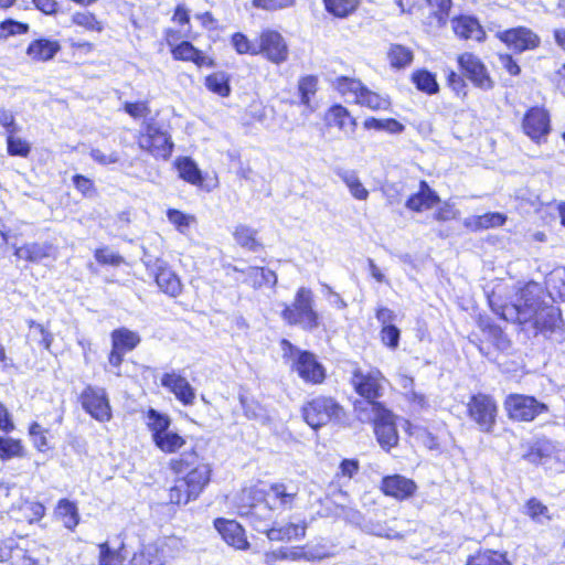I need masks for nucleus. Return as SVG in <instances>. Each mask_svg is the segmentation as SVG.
<instances>
[{
	"instance_id": "nucleus-1",
	"label": "nucleus",
	"mask_w": 565,
	"mask_h": 565,
	"mask_svg": "<svg viewBox=\"0 0 565 565\" xmlns=\"http://www.w3.org/2000/svg\"><path fill=\"white\" fill-rule=\"evenodd\" d=\"M500 316L519 324L531 323L540 332L553 331L562 323L559 310L553 306L542 305L540 297L534 295L530 286L521 291L515 303L503 306Z\"/></svg>"
},
{
	"instance_id": "nucleus-2",
	"label": "nucleus",
	"mask_w": 565,
	"mask_h": 565,
	"mask_svg": "<svg viewBox=\"0 0 565 565\" xmlns=\"http://www.w3.org/2000/svg\"><path fill=\"white\" fill-rule=\"evenodd\" d=\"M170 465L177 473L190 469L185 477L177 479L174 486L170 489V502L186 504L191 500H195L210 482V466L200 463L195 452L182 454L180 458L171 460Z\"/></svg>"
},
{
	"instance_id": "nucleus-3",
	"label": "nucleus",
	"mask_w": 565,
	"mask_h": 565,
	"mask_svg": "<svg viewBox=\"0 0 565 565\" xmlns=\"http://www.w3.org/2000/svg\"><path fill=\"white\" fill-rule=\"evenodd\" d=\"M354 412L359 420L373 423L374 434L380 446L388 451L398 444V433L395 424V415L383 404L370 402H355Z\"/></svg>"
},
{
	"instance_id": "nucleus-4",
	"label": "nucleus",
	"mask_w": 565,
	"mask_h": 565,
	"mask_svg": "<svg viewBox=\"0 0 565 565\" xmlns=\"http://www.w3.org/2000/svg\"><path fill=\"white\" fill-rule=\"evenodd\" d=\"M281 318L290 326H299L306 331H312L320 324L319 315L313 309L312 291L300 287L291 305H284Z\"/></svg>"
},
{
	"instance_id": "nucleus-5",
	"label": "nucleus",
	"mask_w": 565,
	"mask_h": 565,
	"mask_svg": "<svg viewBox=\"0 0 565 565\" xmlns=\"http://www.w3.org/2000/svg\"><path fill=\"white\" fill-rule=\"evenodd\" d=\"M342 415V406L329 396H317L307 402L302 407V416L306 423L313 429L339 420Z\"/></svg>"
},
{
	"instance_id": "nucleus-6",
	"label": "nucleus",
	"mask_w": 565,
	"mask_h": 565,
	"mask_svg": "<svg viewBox=\"0 0 565 565\" xmlns=\"http://www.w3.org/2000/svg\"><path fill=\"white\" fill-rule=\"evenodd\" d=\"M467 412L480 431L486 434L493 431L497 425L498 405L492 396L482 393L472 395L467 404Z\"/></svg>"
},
{
	"instance_id": "nucleus-7",
	"label": "nucleus",
	"mask_w": 565,
	"mask_h": 565,
	"mask_svg": "<svg viewBox=\"0 0 565 565\" xmlns=\"http://www.w3.org/2000/svg\"><path fill=\"white\" fill-rule=\"evenodd\" d=\"M138 146L158 158H168L173 148L170 136L153 120L145 124L138 138Z\"/></svg>"
},
{
	"instance_id": "nucleus-8",
	"label": "nucleus",
	"mask_w": 565,
	"mask_h": 565,
	"mask_svg": "<svg viewBox=\"0 0 565 565\" xmlns=\"http://www.w3.org/2000/svg\"><path fill=\"white\" fill-rule=\"evenodd\" d=\"M385 377L379 370L363 371L356 369L353 371L351 383L355 392L364 397L362 402L371 404H381L376 398L383 395Z\"/></svg>"
},
{
	"instance_id": "nucleus-9",
	"label": "nucleus",
	"mask_w": 565,
	"mask_h": 565,
	"mask_svg": "<svg viewBox=\"0 0 565 565\" xmlns=\"http://www.w3.org/2000/svg\"><path fill=\"white\" fill-rule=\"evenodd\" d=\"M238 509L256 529L257 522L270 521L269 509L265 505V492L255 488L243 489L238 497Z\"/></svg>"
},
{
	"instance_id": "nucleus-10",
	"label": "nucleus",
	"mask_w": 565,
	"mask_h": 565,
	"mask_svg": "<svg viewBox=\"0 0 565 565\" xmlns=\"http://www.w3.org/2000/svg\"><path fill=\"white\" fill-rule=\"evenodd\" d=\"M505 411L511 419L531 422L537 415L547 412V406L533 396L511 394L504 402Z\"/></svg>"
},
{
	"instance_id": "nucleus-11",
	"label": "nucleus",
	"mask_w": 565,
	"mask_h": 565,
	"mask_svg": "<svg viewBox=\"0 0 565 565\" xmlns=\"http://www.w3.org/2000/svg\"><path fill=\"white\" fill-rule=\"evenodd\" d=\"M82 407L96 420L108 422L111 409L105 388L87 385L79 395Z\"/></svg>"
},
{
	"instance_id": "nucleus-12",
	"label": "nucleus",
	"mask_w": 565,
	"mask_h": 565,
	"mask_svg": "<svg viewBox=\"0 0 565 565\" xmlns=\"http://www.w3.org/2000/svg\"><path fill=\"white\" fill-rule=\"evenodd\" d=\"M265 492V505L269 509L270 515L273 511L291 510L298 499V488L292 484L273 483Z\"/></svg>"
},
{
	"instance_id": "nucleus-13",
	"label": "nucleus",
	"mask_w": 565,
	"mask_h": 565,
	"mask_svg": "<svg viewBox=\"0 0 565 565\" xmlns=\"http://www.w3.org/2000/svg\"><path fill=\"white\" fill-rule=\"evenodd\" d=\"M522 128L524 134L536 143L545 141L551 131L548 113L544 108L532 107L524 115Z\"/></svg>"
},
{
	"instance_id": "nucleus-14",
	"label": "nucleus",
	"mask_w": 565,
	"mask_h": 565,
	"mask_svg": "<svg viewBox=\"0 0 565 565\" xmlns=\"http://www.w3.org/2000/svg\"><path fill=\"white\" fill-rule=\"evenodd\" d=\"M259 53H263L270 62L281 64L288 58V46L280 33L273 30L264 31L259 36Z\"/></svg>"
},
{
	"instance_id": "nucleus-15",
	"label": "nucleus",
	"mask_w": 565,
	"mask_h": 565,
	"mask_svg": "<svg viewBox=\"0 0 565 565\" xmlns=\"http://www.w3.org/2000/svg\"><path fill=\"white\" fill-rule=\"evenodd\" d=\"M460 68L466 76L479 88L488 90L493 87L483 63L472 53H463L458 57Z\"/></svg>"
},
{
	"instance_id": "nucleus-16",
	"label": "nucleus",
	"mask_w": 565,
	"mask_h": 565,
	"mask_svg": "<svg viewBox=\"0 0 565 565\" xmlns=\"http://www.w3.org/2000/svg\"><path fill=\"white\" fill-rule=\"evenodd\" d=\"M498 38L514 52L522 53L540 45V38L524 26L509 29L498 33Z\"/></svg>"
},
{
	"instance_id": "nucleus-17",
	"label": "nucleus",
	"mask_w": 565,
	"mask_h": 565,
	"mask_svg": "<svg viewBox=\"0 0 565 565\" xmlns=\"http://www.w3.org/2000/svg\"><path fill=\"white\" fill-rule=\"evenodd\" d=\"M306 523H287L279 526H268V521L257 522L256 531L266 534L270 541H291L306 536Z\"/></svg>"
},
{
	"instance_id": "nucleus-18",
	"label": "nucleus",
	"mask_w": 565,
	"mask_h": 565,
	"mask_svg": "<svg viewBox=\"0 0 565 565\" xmlns=\"http://www.w3.org/2000/svg\"><path fill=\"white\" fill-rule=\"evenodd\" d=\"M161 385L174 394V396L184 405H192L195 399V391L188 380L182 375L170 372L161 377Z\"/></svg>"
},
{
	"instance_id": "nucleus-19",
	"label": "nucleus",
	"mask_w": 565,
	"mask_h": 565,
	"mask_svg": "<svg viewBox=\"0 0 565 565\" xmlns=\"http://www.w3.org/2000/svg\"><path fill=\"white\" fill-rule=\"evenodd\" d=\"M233 271L244 275L242 282L258 289L262 287H274L277 284L276 274L265 267L250 266L247 268H238L237 266H228Z\"/></svg>"
},
{
	"instance_id": "nucleus-20",
	"label": "nucleus",
	"mask_w": 565,
	"mask_h": 565,
	"mask_svg": "<svg viewBox=\"0 0 565 565\" xmlns=\"http://www.w3.org/2000/svg\"><path fill=\"white\" fill-rule=\"evenodd\" d=\"M158 287L167 295L177 297L182 289L179 277L168 267L167 263L156 259L152 266Z\"/></svg>"
},
{
	"instance_id": "nucleus-21",
	"label": "nucleus",
	"mask_w": 565,
	"mask_h": 565,
	"mask_svg": "<svg viewBox=\"0 0 565 565\" xmlns=\"http://www.w3.org/2000/svg\"><path fill=\"white\" fill-rule=\"evenodd\" d=\"M214 525L228 545L238 550H244L248 546L244 529L236 521L216 519Z\"/></svg>"
},
{
	"instance_id": "nucleus-22",
	"label": "nucleus",
	"mask_w": 565,
	"mask_h": 565,
	"mask_svg": "<svg viewBox=\"0 0 565 565\" xmlns=\"http://www.w3.org/2000/svg\"><path fill=\"white\" fill-rule=\"evenodd\" d=\"M556 444L546 438H541L529 445L522 458L531 463H545L548 459L557 457Z\"/></svg>"
},
{
	"instance_id": "nucleus-23",
	"label": "nucleus",
	"mask_w": 565,
	"mask_h": 565,
	"mask_svg": "<svg viewBox=\"0 0 565 565\" xmlns=\"http://www.w3.org/2000/svg\"><path fill=\"white\" fill-rule=\"evenodd\" d=\"M381 489L386 495L403 500L413 495L416 490V484L411 479L394 475L385 477L382 480Z\"/></svg>"
},
{
	"instance_id": "nucleus-24",
	"label": "nucleus",
	"mask_w": 565,
	"mask_h": 565,
	"mask_svg": "<svg viewBox=\"0 0 565 565\" xmlns=\"http://www.w3.org/2000/svg\"><path fill=\"white\" fill-rule=\"evenodd\" d=\"M300 377L307 382L320 383L324 379V370L310 352H301L296 362Z\"/></svg>"
},
{
	"instance_id": "nucleus-25",
	"label": "nucleus",
	"mask_w": 565,
	"mask_h": 565,
	"mask_svg": "<svg viewBox=\"0 0 565 565\" xmlns=\"http://www.w3.org/2000/svg\"><path fill=\"white\" fill-rule=\"evenodd\" d=\"M454 32L462 39H472L478 42L484 39V31L479 22L471 17H460L452 20Z\"/></svg>"
},
{
	"instance_id": "nucleus-26",
	"label": "nucleus",
	"mask_w": 565,
	"mask_h": 565,
	"mask_svg": "<svg viewBox=\"0 0 565 565\" xmlns=\"http://www.w3.org/2000/svg\"><path fill=\"white\" fill-rule=\"evenodd\" d=\"M438 201V195L429 188L427 182L420 181L418 192L406 201V207L419 212L433 207Z\"/></svg>"
},
{
	"instance_id": "nucleus-27",
	"label": "nucleus",
	"mask_w": 565,
	"mask_h": 565,
	"mask_svg": "<svg viewBox=\"0 0 565 565\" xmlns=\"http://www.w3.org/2000/svg\"><path fill=\"white\" fill-rule=\"evenodd\" d=\"M328 125L335 126L344 132L352 134L355 129V119L342 105H333L326 115Z\"/></svg>"
},
{
	"instance_id": "nucleus-28",
	"label": "nucleus",
	"mask_w": 565,
	"mask_h": 565,
	"mask_svg": "<svg viewBox=\"0 0 565 565\" xmlns=\"http://www.w3.org/2000/svg\"><path fill=\"white\" fill-rule=\"evenodd\" d=\"M505 221L507 216L504 214L498 212L486 213L483 215L467 217L465 220V226L471 231H480L501 226Z\"/></svg>"
},
{
	"instance_id": "nucleus-29",
	"label": "nucleus",
	"mask_w": 565,
	"mask_h": 565,
	"mask_svg": "<svg viewBox=\"0 0 565 565\" xmlns=\"http://www.w3.org/2000/svg\"><path fill=\"white\" fill-rule=\"evenodd\" d=\"M60 49L61 46L58 42L41 39L33 41L29 45L26 53L33 60L49 61L54 57V55L60 51Z\"/></svg>"
},
{
	"instance_id": "nucleus-30",
	"label": "nucleus",
	"mask_w": 565,
	"mask_h": 565,
	"mask_svg": "<svg viewBox=\"0 0 565 565\" xmlns=\"http://www.w3.org/2000/svg\"><path fill=\"white\" fill-rule=\"evenodd\" d=\"M335 174L345 183L354 199L361 201L367 199L369 191L361 183L356 171L338 168L335 170Z\"/></svg>"
},
{
	"instance_id": "nucleus-31",
	"label": "nucleus",
	"mask_w": 565,
	"mask_h": 565,
	"mask_svg": "<svg viewBox=\"0 0 565 565\" xmlns=\"http://www.w3.org/2000/svg\"><path fill=\"white\" fill-rule=\"evenodd\" d=\"M139 342V334L126 328L116 329L111 332L113 347L124 353L134 350Z\"/></svg>"
},
{
	"instance_id": "nucleus-32",
	"label": "nucleus",
	"mask_w": 565,
	"mask_h": 565,
	"mask_svg": "<svg viewBox=\"0 0 565 565\" xmlns=\"http://www.w3.org/2000/svg\"><path fill=\"white\" fill-rule=\"evenodd\" d=\"M55 513L62 520L64 526L68 530H74L79 522L76 504L68 501L67 499H62L58 501Z\"/></svg>"
},
{
	"instance_id": "nucleus-33",
	"label": "nucleus",
	"mask_w": 565,
	"mask_h": 565,
	"mask_svg": "<svg viewBox=\"0 0 565 565\" xmlns=\"http://www.w3.org/2000/svg\"><path fill=\"white\" fill-rule=\"evenodd\" d=\"M51 246L46 244L31 243L15 249V256L29 262H40L50 256Z\"/></svg>"
},
{
	"instance_id": "nucleus-34",
	"label": "nucleus",
	"mask_w": 565,
	"mask_h": 565,
	"mask_svg": "<svg viewBox=\"0 0 565 565\" xmlns=\"http://www.w3.org/2000/svg\"><path fill=\"white\" fill-rule=\"evenodd\" d=\"M322 2L330 14L347 18L359 8L361 0H322Z\"/></svg>"
},
{
	"instance_id": "nucleus-35",
	"label": "nucleus",
	"mask_w": 565,
	"mask_h": 565,
	"mask_svg": "<svg viewBox=\"0 0 565 565\" xmlns=\"http://www.w3.org/2000/svg\"><path fill=\"white\" fill-rule=\"evenodd\" d=\"M177 169L180 178L186 182L200 185L203 182V178L196 163L190 158H182L177 161Z\"/></svg>"
},
{
	"instance_id": "nucleus-36",
	"label": "nucleus",
	"mask_w": 565,
	"mask_h": 565,
	"mask_svg": "<svg viewBox=\"0 0 565 565\" xmlns=\"http://www.w3.org/2000/svg\"><path fill=\"white\" fill-rule=\"evenodd\" d=\"M233 236L236 243L245 249L256 252L260 247L259 242L256 239V231L249 226H236Z\"/></svg>"
},
{
	"instance_id": "nucleus-37",
	"label": "nucleus",
	"mask_w": 565,
	"mask_h": 565,
	"mask_svg": "<svg viewBox=\"0 0 565 565\" xmlns=\"http://www.w3.org/2000/svg\"><path fill=\"white\" fill-rule=\"evenodd\" d=\"M412 81L415 84L416 88L426 94L433 95L439 90V85L436 81V76L426 71L419 70L413 73Z\"/></svg>"
},
{
	"instance_id": "nucleus-38",
	"label": "nucleus",
	"mask_w": 565,
	"mask_h": 565,
	"mask_svg": "<svg viewBox=\"0 0 565 565\" xmlns=\"http://www.w3.org/2000/svg\"><path fill=\"white\" fill-rule=\"evenodd\" d=\"M147 425L151 431L152 440L158 438L159 435H162L169 430L171 420L167 415L150 408L147 413Z\"/></svg>"
},
{
	"instance_id": "nucleus-39",
	"label": "nucleus",
	"mask_w": 565,
	"mask_h": 565,
	"mask_svg": "<svg viewBox=\"0 0 565 565\" xmlns=\"http://www.w3.org/2000/svg\"><path fill=\"white\" fill-rule=\"evenodd\" d=\"M129 565H163V559L156 546L147 545L134 554Z\"/></svg>"
},
{
	"instance_id": "nucleus-40",
	"label": "nucleus",
	"mask_w": 565,
	"mask_h": 565,
	"mask_svg": "<svg viewBox=\"0 0 565 565\" xmlns=\"http://www.w3.org/2000/svg\"><path fill=\"white\" fill-rule=\"evenodd\" d=\"M153 443L161 451L172 454L182 448L185 440L177 433L168 430L167 433L159 435Z\"/></svg>"
},
{
	"instance_id": "nucleus-41",
	"label": "nucleus",
	"mask_w": 565,
	"mask_h": 565,
	"mask_svg": "<svg viewBox=\"0 0 565 565\" xmlns=\"http://www.w3.org/2000/svg\"><path fill=\"white\" fill-rule=\"evenodd\" d=\"M466 565H511L505 555L494 551L479 552L468 558Z\"/></svg>"
},
{
	"instance_id": "nucleus-42",
	"label": "nucleus",
	"mask_w": 565,
	"mask_h": 565,
	"mask_svg": "<svg viewBox=\"0 0 565 565\" xmlns=\"http://www.w3.org/2000/svg\"><path fill=\"white\" fill-rule=\"evenodd\" d=\"M387 56L391 65L395 68H404L413 62V52L399 44H393Z\"/></svg>"
},
{
	"instance_id": "nucleus-43",
	"label": "nucleus",
	"mask_w": 565,
	"mask_h": 565,
	"mask_svg": "<svg viewBox=\"0 0 565 565\" xmlns=\"http://www.w3.org/2000/svg\"><path fill=\"white\" fill-rule=\"evenodd\" d=\"M356 103L366 106L370 109L379 110V109H387L390 107V100L381 95L371 92L365 86L362 92L359 94V98Z\"/></svg>"
},
{
	"instance_id": "nucleus-44",
	"label": "nucleus",
	"mask_w": 565,
	"mask_h": 565,
	"mask_svg": "<svg viewBox=\"0 0 565 565\" xmlns=\"http://www.w3.org/2000/svg\"><path fill=\"white\" fill-rule=\"evenodd\" d=\"M205 85L211 92L222 97H226L231 93L228 76L222 72L209 75L205 79Z\"/></svg>"
},
{
	"instance_id": "nucleus-45",
	"label": "nucleus",
	"mask_w": 565,
	"mask_h": 565,
	"mask_svg": "<svg viewBox=\"0 0 565 565\" xmlns=\"http://www.w3.org/2000/svg\"><path fill=\"white\" fill-rule=\"evenodd\" d=\"M364 127L366 129H375V130H384L393 135H397L404 131L405 126L397 121L396 119H376V118H367L364 121Z\"/></svg>"
},
{
	"instance_id": "nucleus-46",
	"label": "nucleus",
	"mask_w": 565,
	"mask_h": 565,
	"mask_svg": "<svg viewBox=\"0 0 565 565\" xmlns=\"http://www.w3.org/2000/svg\"><path fill=\"white\" fill-rule=\"evenodd\" d=\"M546 287L551 294L565 299V269L556 268L551 271L545 280Z\"/></svg>"
},
{
	"instance_id": "nucleus-47",
	"label": "nucleus",
	"mask_w": 565,
	"mask_h": 565,
	"mask_svg": "<svg viewBox=\"0 0 565 565\" xmlns=\"http://www.w3.org/2000/svg\"><path fill=\"white\" fill-rule=\"evenodd\" d=\"M122 548V543L118 550L110 548L107 542L99 544V565H121L125 561Z\"/></svg>"
},
{
	"instance_id": "nucleus-48",
	"label": "nucleus",
	"mask_w": 565,
	"mask_h": 565,
	"mask_svg": "<svg viewBox=\"0 0 565 565\" xmlns=\"http://www.w3.org/2000/svg\"><path fill=\"white\" fill-rule=\"evenodd\" d=\"M318 78L312 75L300 78L298 83V92L300 95V103L307 107H311V96L317 92Z\"/></svg>"
},
{
	"instance_id": "nucleus-49",
	"label": "nucleus",
	"mask_w": 565,
	"mask_h": 565,
	"mask_svg": "<svg viewBox=\"0 0 565 565\" xmlns=\"http://www.w3.org/2000/svg\"><path fill=\"white\" fill-rule=\"evenodd\" d=\"M7 150L10 156L25 158L31 151V146L26 140L15 137L14 134L10 132L7 135Z\"/></svg>"
},
{
	"instance_id": "nucleus-50",
	"label": "nucleus",
	"mask_w": 565,
	"mask_h": 565,
	"mask_svg": "<svg viewBox=\"0 0 565 565\" xmlns=\"http://www.w3.org/2000/svg\"><path fill=\"white\" fill-rule=\"evenodd\" d=\"M167 216L169 222L172 223L182 234L186 233L190 225L195 222V217L193 215L184 214L183 212L174 209L168 210Z\"/></svg>"
},
{
	"instance_id": "nucleus-51",
	"label": "nucleus",
	"mask_w": 565,
	"mask_h": 565,
	"mask_svg": "<svg viewBox=\"0 0 565 565\" xmlns=\"http://www.w3.org/2000/svg\"><path fill=\"white\" fill-rule=\"evenodd\" d=\"M23 447L19 440L0 437V458L10 459L22 456Z\"/></svg>"
},
{
	"instance_id": "nucleus-52",
	"label": "nucleus",
	"mask_w": 565,
	"mask_h": 565,
	"mask_svg": "<svg viewBox=\"0 0 565 565\" xmlns=\"http://www.w3.org/2000/svg\"><path fill=\"white\" fill-rule=\"evenodd\" d=\"M232 44L238 54H259L258 44L252 43L244 34L235 33L232 36Z\"/></svg>"
},
{
	"instance_id": "nucleus-53",
	"label": "nucleus",
	"mask_w": 565,
	"mask_h": 565,
	"mask_svg": "<svg viewBox=\"0 0 565 565\" xmlns=\"http://www.w3.org/2000/svg\"><path fill=\"white\" fill-rule=\"evenodd\" d=\"M72 20L75 24L89 31L100 32L103 30L102 23L97 21L95 15L88 11L76 12L73 14Z\"/></svg>"
},
{
	"instance_id": "nucleus-54",
	"label": "nucleus",
	"mask_w": 565,
	"mask_h": 565,
	"mask_svg": "<svg viewBox=\"0 0 565 565\" xmlns=\"http://www.w3.org/2000/svg\"><path fill=\"white\" fill-rule=\"evenodd\" d=\"M29 31V25L11 19L0 23V39H8L11 35L24 34Z\"/></svg>"
},
{
	"instance_id": "nucleus-55",
	"label": "nucleus",
	"mask_w": 565,
	"mask_h": 565,
	"mask_svg": "<svg viewBox=\"0 0 565 565\" xmlns=\"http://www.w3.org/2000/svg\"><path fill=\"white\" fill-rule=\"evenodd\" d=\"M431 8H435L434 17L441 26L446 23L451 7V0H427Z\"/></svg>"
},
{
	"instance_id": "nucleus-56",
	"label": "nucleus",
	"mask_w": 565,
	"mask_h": 565,
	"mask_svg": "<svg viewBox=\"0 0 565 565\" xmlns=\"http://www.w3.org/2000/svg\"><path fill=\"white\" fill-rule=\"evenodd\" d=\"M253 4L263 10L278 11L292 8L296 4V0H253Z\"/></svg>"
},
{
	"instance_id": "nucleus-57",
	"label": "nucleus",
	"mask_w": 565,
	"mask_h": 565,
	"mask_svg": "<svg viewBox=\"0 0 565 565\" xmlns=\"http://www.w3.org/2000/svg\"><path fill=\"white\" fill-rule=\"evenodd\" d=\"M21 511L30 523L39 521L45 513V508L40 502H24L21 505Z\"/></svg>"
},
{
	"instance_id": "nucleus-58",
	"label": "nucleus",
	"mask_w": 565,
	"mask_h": 565,
	"mask_svg": "<svg viewBox=\"0 0 565 565\" xmlns=\"http://www.w3.org/2000/svg\"><path fill=\"white\" fill-rule=\"evenodd\" d=\"M399 334H401L399 329L393 324H387V326L382 327V330H381L382 342L391 349H396L398 347Z\"/></svg>"
},
{
	"instance_id": "nucleus-59",
	"label": "nucleus",
	"mask_w": 565,
	"mask_h": 565,
	"mask_svg": "<svg viewBox=\"0 0 565 565\" xmlns=\"http://www.w3.org/2000/svg\"><path fill=\"white\" fill-rule=\"evenodd\" d=\"M172 54L175 60L192 62L194 56L198 57V49H195L190 42L184 41L173 49Z\"/></svg>"
},
{
	"instance_id": "nucleus-60",
	"label": "nucleus",
	"mask_w": 565,
	"mask_h": 565,
	"mask_svg": "<svg viewBox=\"0 0 565 565\" xmlns=\"http://www.w3.org/2000/svg\"><path fill=\"white\" fill-rule=\"evenodd\" d=\"M338 88L342 94L352 93L356 100L364 85L360 81L342 77L339 78Z\"/></svg>"
},
{
	"instance_id": "nucleus-61",
	"label": "nucleus",
	"mask_w": 565,
	"mask_h": 565,
	"mask_svg": "<svg viewBox=\"0 0 565 565\" xmlns=\"http://www.w3.org/2000/svg\"><path fill=\"white\" fill-rule=\"evenodd\" d=\"M73 183L76 190L85 196L92 198L96 194V189L93 181L82 174L74 175Z\"/></svg>"
},
{
	"instance_id": "nucleus-62",
	"label": "nucleus",
	"mask_w": 565,
	"mask_h": 565,
	"mask_svg": "<svg viewBox=\"0 0 565 565\" xmlns=\"http://www.w3.org/2000/svg\"><path fill=\"white\" fill-rule=\"evenodd\" d=\"M488 334L497 349L505 351L510 348V340L504 335L503 331L497 326L488 328Z\"/></svg>"
},
{
	"instance_id": "nucleus-63",
	"label": "nucleus",
	"mask_w": 565,
	"mask_h": 565,
	"mask_svg": "<svg viewBox=\"0 0 565 565\" xmlns=\"http://www.w3.org/2000/svg\"><path fill=\"white\" fill-rule=\"evenodd\" d=\"M89 156L95 162L102 166L117 163L120 160V157L116 151L104 153L100 149H92Z\"/></svg>"
},
{
	"instance_id": "nucleus-64",
	"label": "nucleus",
	"mask_w": 565,
	"mask_h": 565,
	"mask_svg": "<svg viewBox=\"0 0 565 565\" xmlns=\"http://www.w3.org/2000/svg\"><path fill=\"white\" fill-rule=\"evenodd\" d=\"M95 258L98 263L103 265H114L117 266L122 263V257L111 253L108 248H98L95 252Z\"/></svg>"
}]
</instances>
